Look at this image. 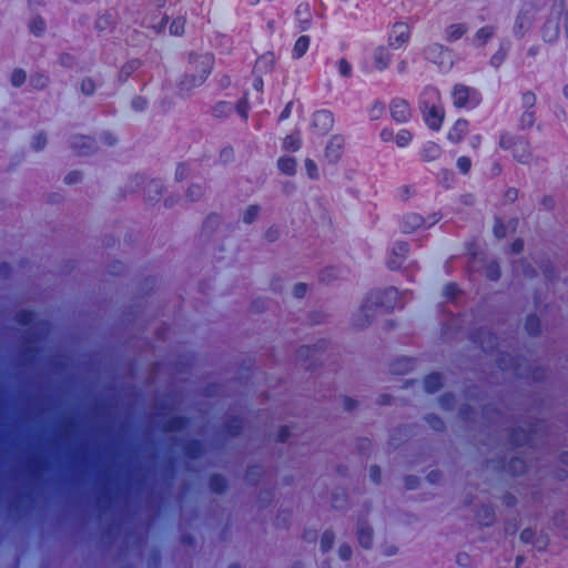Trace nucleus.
<instances>
[{"label":"nucleus","instance_id":"21","mask_svg":"<svg viewBox=\"0 0 568 568\" xmlns=\"http://www.w3.org/2000/svg\"><path fill=\"white\" fill-rule=\"evenodd\" d=\"M144 193L149 201H158L162 193V183L158 180L149 181L145 185Z\"/></svg>","mask_w":568,"mask_h":568},{"label":"nucleus","instance_id":"47","mask_svg":"<svg viewBox=\"0 0 568 568\" xmlns=\"http://www.w3.org/2000/svg\"><path fill=\"white\" fill-rule=\"evenodd\" d=\"M486 275L490 280H497L499 277V267L496 263H490L486 267Z\"/></svg>","mask_w":568,"mask_h":568},{"label":"nucleus","instance_id":"36","mask_svg":"<svg viewBox=\"0 0 568 568\" xmlns=\"http://www.w3.org/2000/svg\"><path fill=\"white\" fill-rule=\"evenodd\" d=\"M185 20L183 18H178L172 21L170 24V33L173 36H181L184 32Z\"/></svg>","mask_w":568,"mask_h":568},{"label":"nucleus","instance_id":"46","mask_svg":"<svg viewBox=\"0 0 568 568\" xmlns=\"http://www.w3.org/2000/svg\"><path fill=\"white\" fill-rule=\"evenodd\" d=\"M211 487L214 491H221L225 487V480L221 476H213L211 478Z\"/></svg>","mask_w":568,"mask_h":568},{"label":"nucleus","instance_id":"63","mask_svg":"<svg viewBox=\"0 0 568 568\" xmlns=\"http://www.w3.org/2000/svg\"><path fill=\"white\" fill-rule=\"evenodd\" d=\"M384 295L389 298H394V297H396L397 292L395 288H388L387 291H385Z\"/></svg>","mask_w":568,"mask_h":568},{"label":"nucleus","instance_id":"59","mask_svg":"<svg viewBox=\"0 0 568 568\" xmlns=\"http://www.w3.org/2000/svg\"><path fill=\"white\" fill-rule=\"evenodd\" d=\"M369 475H371V478L375 481V483H378L379 480V475H381V470L377 466H372L371 469H369Z\"/></svg>","mask_w":568,"mask_h":568},{"label":"nucleus","instance_id":"28","mask_svg":"<svg viewBox=\"0 0 568 568\" xmlns=\"http://www.w3.org/2000/svg\"><path fill=\"white\" fill-rule=\"evenodd\" d=\"M301 148V138L297 134L287 135L283 141V149L295 152Z\"/></svg>","mask_w":568,"mask_h":568},{"label":"nucleus","instance_id":"22","mask_svg":"<svg viewBox=\"0 0 568 568\" xmlns=\"http://www.w3.org/2000/svg\"><path fill=\"white\" fill-rule=\"evenodd\" d=\"M311 39L308 36H301L293 47L292 55L295 59L302 58L308 50Z\"/></svg>","mask_w":568,"mask_h":568},{"label":"nucleus","instance_id":"5","mask_svg":"<svg viewBox=\"0 0 568 568\" xmlns=\"http://www.w3.org/2000/svg\"><path fill=\"white\" fill-rule=\"evenodd\" d=\"M452 99L456 108H474L480 102V95L477 90L464 84H456L453 88Z\"/></svg>","mask_w":568,"mask_h":568},{"label":"nucleus","instance_id":"39","mask_svg":"<svg viewBox=\"0 0 568 568\" xmlns=\"http://www.w3.org/2000/svg\"><path fill=\"white\" fill-rule=\"evenodd\" d=\"M305 170H306L308 178H311V179L318 178L317 165L313 160H311V159L305 160Z\"/></svg>","mask_w":568,"mask_h":568},{"label":"nucleus","instance_id":"15","mask_svg":"<svg viewBox=\"0 0 568 568\" xmlns=\"http://www.w3.org/2000/svg\"><path fill=\"white\" fill-rule=\"evenodd\" d=\"M408 252L406 243H396L392 250V257L388 261L390 268L395 270L402 265Z\"/></svg>","mask_w":568,"mask_h":568},{"label":"nucleus","instance_id":"11","mask_svg":"<svg viewBox=\"0 0 568 568\" xmlns=\"http://www.w3.org/2000/svg\"><path fill=\"white\" fill-rule=\"evenodd\" d=\"M344 139L339 135H334L329 139L325 148V158L331 162H336L343 152Z\"/></svg>","mask_w":568,"mask_h":568},{"label":"nucleus","instance_id":"4","mask_svg":"<svg viewBox=\"0 0 568 568\" xmlns=\"http://www.w3.org/2000/svg\"><path fill=\"white\" fill-rule=\"evenodd\" d=\"M425 59L437 64L442 70H449L453 64L452 51L439 43H430L424 49Z\"/></svg>","mask_w":568,"mask_h":568},{"label":"nucleus","instance_id":"3","mask_svg":"<svg viewBox=\"0 0 568 568\" xmlns=\"http://www.w3.org/2000/svg\"><path fill=\"white\" fill-rule=\"evenodd\" d=\"M499 146L504 150H511L514 159L519 163L527 164L531 159L530 144L521 138L503 133L499 139Z\"/></svg>","mask_w":568,"mask_h":568},{"label":"nucleus","instance_id":"51","mask_svg":"<svg viewBox=\"0 0 568 568\" xmlns=\"http://www.w3.org/2000/svg\"><path fill=\"white\" fill-rule=\"evenodd\" d=\"M306 292V285L305 284H296L294 287H293V295L295 297H302Z\"/></svg>","mask_w":568,"mask_h":568},{"label":"nucleus","instance_id":"32","mask_svg":"<svg viewBox=\"0 0 568 568\" xmlns=\"http://www.w3.org/2000/svg\"><path fill=\"white\" fill-rule=\"evenodd\" d=\"M477 517H478L477 519H478L479 524L483 526H489L494 521V514L489 508H483L478 513Z\"/></svg>","mask_w":568,"mask_h":568},{"label":"nucleus","instance_id":"37","mask_svg":"<svg viewBox=\"0 0 568 568\" xmlns=\"http://www.w3.org/2000/svg\"><path fill=\"white\" fill-rule=\"evenodd\" d=\"M384 110H385V105L384 103L379 102V101H375L371 109H369V116L372 120H377L379 119L383 113H384Z\"/></svg>","mask_w":568,"mask_h":568},{"label":"nucleus","instance_id":"53","mask_svg":"<svg viewBox=\"0 0 568 568\" xmlns=\"http://www.w3.org/2000/svg\"><path fill=\"white\" fill-rule=\"evenodd\" d=\"M534 537V531L531 529H525L520 534V539L523 542H530Z\"/></svg>","mask_w":568,"mask_h":568},{"label":"nucleus","instance_id":"8","mask_svg":"<svg viewBox=\"0 0 568 568\" xmlns=\"http://www.w3.org/2000/svg\"><path fill=\"white\" fill-rule=\"evenodd\" d=\"M378 295H373L359 310L356 315V325L364 326L377 314Z\"/></svg>","mask_w":568,"mask_h":568},{"label":"nucleus","instance_id":"49","mask_svg":"<svg viewBox=\"0 0 568 568\" xmlns=\"http://www.w3.org/2000/svg\"><path fill=\"white\" fill-rule=\"evenodd\" d=\"M494 233L497 237L501 239L506 235V226L500 220H497L494 226Z\"/></svg>","mask_w":568,"mask_h":568},{"label":"nucleus","instance_id":"52","mask_svg":"<svg viewBox=\"0 0 568 568\" xmlns=\"http://www.w3.org/2000/svg\"><path fill=\"white\" fill-rule=\"evenodd\" d=\"M81 180V175L79 172H71L65 176V182L68 184L77 183Z\"/></svg>","mask_w":568,"mask_h":568},{"label":"nucleus","instance_id":"55","mask_svg":"<svg viewBox=\"0 0 568 568\" xmlns=\"http://www.w3.org/2000/svg\"><path fill=\"white\" fill-rule=\"evenodd\" d=\"M237 112L246 118V111H247V102L246 100H241L236 105Z\"/></svg>","mask_w":568,"mask_h":568},{"label":"nucleus","instance_id":"54","mask_svg":"<svg viewBox=\"0 0 568 568\" xmlns=\"http://www.w3.org/2000/svg\"><path fill=\"white\" fill-rule=\"evenodd\" d=\"M427 420H428L429 425H430L434 429H437V430H438V429H442V427H443V422H442L439 418H437V417H435V416H430V417H428V418H427Z\"/></svg>","mask_w":568,"mask_h":568},{"label":"nucleus","instance_id":"50","mask_svg":"<svg viewBox=\"0 0 568 568\" xmlns=\"http://www.w3.org/2000/svg\"><path fill=\"white\" fill-rule=\"evenodd\" d=\"M31 83L33 87L42 89L47 85L48 79L43 75H37L31 79Z\"/></svg>","mask_w":568,"mask_h":568},{"label":"nucleus","instance_id":"2","mask_svg":"<svg viewBox=\"0 0 568 568\" xmlns=\"http://www.w3.org/2000/svg\"><path fill=\"white\" fill-rule=\"evenodd\" d=\"M439 92L435 88H426L423 92L422 108L425 114V121L432 130H439L444 120V110L437 104Z\"/></svg>","mask_w":568,"mask_h":568},{"label":"nucleus","instance_id":"25","mask_svg":"<svg viewBox=\"0 0 568 568\" xmlns=\"http://www.w3.org/2000/svg\"><path fill=\"white\" fill-rule=\"evenodd\" d=\"M559 36V28L556 22L548 21L542 30V38L547 42H554Z\"/></svg>","mask_w":568,"mask_h":568},{"label":"nucleus","instance_id":"17","mask_svg":"<svg viewBox=\"0 0 568 568\" xmlns=\"http://www.w3.org/2000/svg\"><path fill=\"white\" fill-rule=\"evenodd\" d=\"M72 148L80 155H88L94 151V141L89 136H74L72 140Z\"/></svg>","mask_w":568,"mask_h":568},{"label":"nucleus","instance_id":"58","mask_svg":"<svg viewBox=\"0 0 568 568\" xmlns=\"http://www.w3.org/2000/svg\"><path fill=\"white\" fill-rule=\"evenodd\" d=\"M145 104L146 102L142 98H136L132 102L133 108L139 111L143 110L145 108Z\"/></svg>","mask_w":568,"mask_h":568},{"label":"nucleus","instance_id":"6","mask_svg":"<svg viewBox=\"0 0 568 568\" xmlns=\"http://www.w3.org/2000/svg\"><path fill=\"white\" fill-rule=\"evenodd\" d=\"M410 39V28L406 22H395L388 37V45L395 50L403 48Z\"/></svg>","mask_w":568,"mask_h":568},{"label":"nucleus","instance_id":"18","mask_svg":"<svg viewBox=\"0 0 568 568\" xmlns=\"http://www.w3.org/2000/svg\"><path fill=\"white\" fill-rule=\"evenodd\" d=\"M357 539L359 545L366 549L372 546L373 530L366 523H358Z\"/></svg>","mask_w":568,"mask_h":568},{"label":"nucleus","instance_id":"12","mask_svg":"<svg viewBox=\"0 0 568 568\" xmlns=\"http://www.w3.org/2000/svg\"><path fill=\"white\" fill-rule=\"evenodd\" d=\"M425 220L422 215L417 213H407L402 217L400 227L404 233H412L423 226Z\"/></svg>","mask_w":568,"mask_h":568},{"label":"nucleus","instance_id":"14","mask_svg":"<svg viewBox=\"0 0 568 568\" xmlns=\"http://www.w3.org/2000/svg\"><path fill=\"white\" fill-rule=\"evenodd\" d=\"M392 61V54L385 47H378L373 53V63L376 70L384 71Z\"/></svg>","mask_w":568,"mask_h":568},{"label":"nucleus","instance_id":"7","mask_svg":"<svg viewBox=\"0 0 568 568\" xmlns=\"http://www.w3.org/2000/svg\"><path fill=\"white\" fill-rule=\"evenodd\" d=\"M334 124L333 113L328 110H320L313 114L312 128L315 133L324 135L328 133Z\"/></svg>","mask_w":568,"mask_h":568},{"label":"nucleus","instance_id":"35","mask_svg":"<svg viewBox=\"0 0 568 568\" xmlns=\"http://www.w3.org/2000/svg\"><path fill=\"white\" fill-rule=\"evenodd\" d=\"M526 331L530 335H536L540 328V322L536 316H529L525 324Z\"/></svg>","mask_w":568,"mask_h":568},{"label":"nucleus","instance_id":"1","mask_svg":"<svg viewBox=\"0 0 568 568\" xmlns=\"http://www.w3.org/2000/svg\"><path fill=\"white\" fill-rule=\"evenodd\" d=\"M214 58L210 53H191L187 69L179 83L182 93H190L193 89L202 85L212 71Z\"/></svg>","mask_w":568,"mask_h":568},{"label":"nucleus","instance_id":"30","mask_svg":"<svg viewBox=\"0 0 568 568\" xmlns=\"http://www.w3.org/2000/svg\"><path fill=\"white\" fill-rule=\"evenodd\" d=\"M274 64V55L272 53H266L262 55L255 63L256 70H267L271 69Z\"/></svg>","mask_w":568,"mask_h":568},{"label":"nucleus","instance_id":"20","mask_svg":"<svg viewBox=\"0 0 568 568\" xmlns=\"http://www.w3.org/2000/svg\"><path fill=\"white\" fill-rule=\"evenodd\" d=\"M496 28L493 26H485L477 30L474 36V44L480 47L484 45L495 34Z\"/></svg>","mask_w":568,"mask_h":568},{"label":"nucleus","instance_id":"40","mask_svg":"<svg viewBox=\"0 0 568 568\" xmlns=\"http://www.w3.org/2000/svg\"><path fill=\"white\" fill-rule=\"evenodd\" d=\"M30 29L36 36H40L45 29V23L41 18H36L32 20Z\"/></svg>","mask_w":568,"mask_h":568},{"label":"nucleus","instance_id":"57","mask_svg":"<svg viewBox=\"0 0 568 568\" xmlns=\"http://www.w3.org/2000/svg\"><path fill=\"white\" fill-rule=\"evenodd\" d=\"M393 138L395 139L394 134H393V131L392 130H388V129H384L382 130L381 132V139L384 141V142H389L390 140H393Z\"/></svg>","mask_w":568,"mask_h":568},{"label":"nucleus","instance_id":"16","mask_svg":"<svg viewBox=\"0 0 568 568\" xmlns=\"http://www.w3.org/2000/svg\"><path fill=\"white\" fill-rule=\"evenodd\" d=\"M419 155L425 162L435 161L442 155V148L433 141H427L423 144Z\"/></svg>","mask_w":568,"mask_h":568},{"label":"nucleus","instance_id":"33","mask_svg":"<svg viewBox=\"0 0 568 568\" xmlns=\"http://www.w3.org/2000/svg\"><path fill=\"white\" fill-rule=\"evenodd\" d=\"M26 79H27L26 72L21 69H16L11 73L10 81L13 87L19 88L24 83Z\"/></svg>","mask_w":568,"mask_h":568},{"label":"nucleus","instance_id":"61","mask_svg":"<svg viewBox=\"0 0 568 568\" xmlns=\"http://www.w3.org/2000/svg\"><path fill=\"white\" fill-rule=\"evenodd\" d=\"M185 175H186V168L184 165H180L176 169V178L178 179H183Z\"/></svg>","mask_w":568,"mask_h":568},{"label":"nucleus","instance_id":"45","mask_svg":"<svg viewBox=\"0 0 568 568\" xmlns=\"http://www.w3.org/2000/svg\"><path fill=\"white\" fill-rule=\"evenodd\" d=\"M45 144L47 138L42 133H39L36 136H33L32 146L34 150L40 151L45 146Z\"/></svg>","mask_w":568,"mask_h":568},{"label":"nucleus","instance_id":"42","mask_svg":"<svg viewBox=\"0 0 568 568\" xmlns=\"http://www.w3.org/2000/svg\"><path fill=\"white\" fill-rule=\"evenodd\" d=\"M457 168L464 174H467L471 169V161L467 156H460L457 159Z\"/></svg>","mask_w":568,"mask_h":568},{"label":"nucleus","instance_id":"24","mask_svg":"<svg viewBox=\"0 0 568 568\" xmlns=\"http://www.w3.org/2000/svg\"><path fill=\"white\" fill-rule=\"evenodd\" d=\"M442 386V377L439 374H430L424 379V388L427 393H434Z\"/></svg>","mask_w":568,"mask_h":568},{"label":"nucleus","instance_id":"19","mask_svg":"<svg viewBox=\"0 0 568 568\" xmlns=\"http://www.w3.org/2000/svg\"><path fill=\"white\" fill-rule=\"evenodd\" d=\"M468 31V28L464 23H453L448 26L445 30V36L447 41H456L460 39L466 32Z\"/></svg>","mask_w":568,"mask_h":568},{"label":"nucleus","instance_id":"64","mask_svg":"<svg viewBox=\"0 0 568 568\" xmlns=\"http://www.w3.org/2000/svg\"><path fill=\"white\" fill-rule=\"evenodd\" d=\"M565 32L568 38V11L565 13Z\"/></svg>","mask_w":568,"mask_h":568},{"label":"nucleus","instance_id":"31","mask_svg":"<svg viewBox=\"0 0 568 568\" xmlns=\"http://www.w3.org/2000/svg\"><path fill=\"white\" fill-rule=\"evenodd\" d=\"M535 123V114L531 110L523 112L519 119V125L523 130L530 129Z\"/></svg>","mask_w":568,"mask_h":568},{"label":"nucleus","instance_id":"9","mask_svg":"<svg viewBox=\"0 0 568 568\" xmlns=\"http://www.w3.org/2000/svg\"><path fill=\"white\" fill-rule=\"evenodd\" d=\"M534 21V10L532 7H525L518 13L515 26L514 33L517 37H523L531 27Z\"/></svg>","mask_w":568,"mask_h":568},{"label":"nucleus","instance_id":"10","mask_svg":"<svg viewBox=\"0 0 568 568\" xmlns=\"http://www.w3.org/2000/svg\"><path fill=\"white\" fill-rule=\"evenodd\" d=\"M389 111L392 118L397 122H406L410 118L409 104L403 99H394L390 102Z\"/></svg>","mask_w":568,"mask_h":568},{"label":"nucleus","instance_id":"41","mask_svg":"<svg viewBox=\"0 0 568 568\" xmlns=\"http://www.w3.org/2000/svg\"><path fill=\"white\" fill-rule=\"evenodd\" d=\"M536 101V95L532 92H525L521 97V103L527 110H531Z\"/></svg>","mask_w":568,"mask_h":568},{"label":"nucleus","instance_id":"26","mask_svg":"<svg viewBox=\"0 0 568 568\" xmlns=\"http://www.w3.org/2000/svg\"><path fill=\"white\" fill-rule=\"evenodd\" d=\"M260 206L252 204L245 207L242 212L241 219L245 224H251L258 217Z\"/></svg>","mask_w":568,"mask_h":568},{"label":"nucleus","instance_id":"27","mask_svg":"<svg viewBox=\"0 0 568 568\" xmlns=\"http://www.w3.org/2000/svg\"><path fill=\"white\" fill-rule=\"evenodd\" d=\"M141 63L139 60H131L126 62L120 71V80L125 81L133 72L140 68Z\"/></svg>","mask_w":568,"mask_h":568},{"label":"nucleus","instance_id":"38","mask_svg":"<svg viewBox=\"0 0 568 568\" xmlns=\"http://www.w3.org/2000/svg\"><path fill=\"white\" fill-rule=\"evenodd\" d=\"M202 186L197 184L190 185L186 191V197L192 202L199 200L202 196Z\"/></svg>","mask_w":568,"mask_h":568},{"label":"nucleus","instance_id":"34","mask_svg":"<svg viewBox=\"0 0 568 568\" xmlns=\"http://www.w3.org/2000/svg\"><path fill=\"white\" fill-rule=\"evenodd\" d=\"M334 534L331 530L323 532L321 537V548L323 551H328L334 544Z\"/></svg>","mask_w":568,"mask_h":568},{"label":"nucleus","instance_id":"48","mask_svg":"<svg viewBox=\"0 0 568 568\" xmlns=\"http://www.w3.org/2000/svg\"><path fill=\"white\" fill-rule=\"evenodd\" d=\"M338 556L342 560L349 559L352 556V548L346 544L341 545L338 548Z\"/></svg>","mask_w":568,"mask_h":568},{"label":"nucleus","instance_id":"29","mask_svg":"<svg viewBox=\"0 0 568 568\" xmlns=\"http://www.w3.org/2000/svg\"><path fill=\"white\" fill-rule=\"evenodd\" d=\"M412 141H413V134L406 129L399 130L397 132V134L395 135V142H396L397 146H399V148L407 146Z\"/></svg>","mask_w":568,"mask_h":568},{"label":"nucleus","instance_id":"23","mask_svg":"<svg viewBox=\"0 0 568 568\" xmlns=\"http://www.w3.org/2000/svg\"><path fill=\"white\" fill-rule=\"evenodd\" d=\"M277 168L285 175H293L296 170V161L293 158H280L277 161Z\"/></svg>","mask_w":568,"mask_h":568},{"label":"nucleus","instance_id":"44","mask_svg":"<svg viewBox=\"0 0 568 568\" xmlns=\"http://www.w3.org/2000/svg\"><path fill=\"white\" fill-rule=\"evenodd\" d=\"M80 88L83 94L91 95L95 90V84L92 79H83Z\"/></svg>","mask_w":568,"mask_h":568},{"label":"nucleus","instance_id":"62","mask_svg":"<svg viewBox=\"0 0 568 568\" xmlns=\"http://www.w3.org/2000/svg\"><path fill=\"white\" fill-rule=\"evenodd\" d=\"M344 407L347 410H352L355 407V402L353 399H351V398H345L344 399Z\"/></svg>","mask_w":568,"mask_h":568},{"label":"nucleus","instance_id":"13","mask_svg":"<svg viewBox=\"0 0 568 568\" xmlns=\"http://www.w3.org/2000/svg\"><path fill=\"white\" fill-rule=\"evenodd\" d=\"M467 132H468V121H466L464 119H459L449 129L447 138L452 143L457 144V143L462 142V140L467 134Z\"/></svg>","mask_w":568,"mask_h":568},{"label":"nucleus","instance_id":"60","mask_svg":"<svg viewBox=\"0 0 568 568\" xmlns=\"http://www.w3.org/2000/svg\"><path fill=\"white\" fill-rule=\"evenodd\" d=\"M523 246H524L523 241L516 240L511 245V250L515 253H519L523 250Z\"/></svg>","mask_w":568,"mask_h":568},{"label":"nucleus","instance_id":"43","mask_svg":"<svg viewBox=\"0 0 568 568\" xmlns=\"http://www.w3.org/2000/svg\"><path fill=\"white\" fill-rule=\"evenodd\" d=\"M338 72L342 77L348 78L352 74V65L346 59L338 61Z\"/></svg>","mask_w":568,"mask_h":568},{"label":"nucleus","instance_id":"56","mask_svg":"<svg viewBox=\"0 0 568 568\" xmlns=\"http://www.w3.org/2000/svg\"><path fill=\"white\" fill-rule=\"evenodd\" d=\"M293 102H288L280 114V120H286L292 112Z\"/></svg>","mask_w":568,"mask_h":568}]
</instances>
